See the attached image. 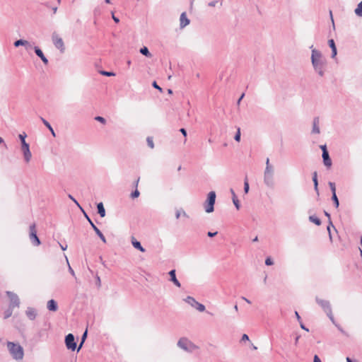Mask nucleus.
<instances>
[{"instance_id": "nucleus-30", "label": "nucleus", "mask_w": 362, "mask_h": 362, "mask_svg": "<svg viewBox=\"0 0 362 362\" xmlns=\"http://www.w3.org/2000/svg\"><path fill=\"white\" fill-rule=\"evenodd\" d=\"M140 53L149 58L152 57V54L150 53L148 49L146 47H141L140 49Z\"/></svg>"}, {"instance_id": "nucleus-19", "label": "nucleus", "mask_w": 362, "mask_h": 362, "mask_svg": "<svg viewBox=\"0 0 362 362\" xmlns=\"http://www.w3.org/2000/svg\"><path fill=\"white\" fill-rule=\"evenodd\" d=\"M25 314H26L27 317L31 320H35L37 316L36 310L33 308H30V307L27 308V310L25 311Z\"/></svg>"}, {"instance_id": "nucleus-34", "label": "nucleus", "mask_w": 362, "mask_h": 362, "mask_svg": "<svg viewBox=\"0 0 362 362\" xmlns=\"http://www.w3.org/2000/svg\"><path fill=\"white\" fill-rule=\"evenodd\" d=\"M273 168L272 165L266 166L264 174H273Z\"/></svg>"}, {"instance_id": "nucleus-26", "label": "nucleus", "mask_w": 362, "mask_h": 362, "mask_svg": "<svg viewBox=\"0 0 362 362\" xmlns=\"http://www.w3.org/2000/svg\"><path fill=\"white\" fill-rule=\"evenodd\" d=\"M40 119L43 122V124L48 128V129L50 131L52 136H56L55 132H54L53 128L52 127V126L50 125V124L45 119H44L42 117H40Z\"/></svg>"}, {"instance_id": "nucleus-11", "label": "nucleus", "mask_w": 362, "mask_h": 362, "mask_svg": "<svg viewBox=\"0 0 362 362\" xmlns=\"http://www.w3.org/2000/svg\"><path fill=\"white\" fill-rule=\"evenodd\" d=\"M21 149L23 153L24 160L26 163H29L31 160L32 154L30 151V146L27 142H23L21 145Z\"/></svg>"}, {"instance_id": "nucleus-42", "label": "nucleus", "mask_w": 362, "mask_h": 362, "mask_svg": "<svg viewBox=\"0 0 362 362\" xmlns=\"http://www.w3.org/2000/svg\"><path fill=\"white\" fill-rule=\"evenodd\" d=\"M64 256H65V258H66V262H67L68 266H69V272L71 273V274L72 276H75L74 271V270L72 269V268L71 267V266H70V264H69V261H68V258H67V257H66V255H64Z\"/></svg>"}, {"instance_id": "nucleus-49", "label": "nucleus", "mask_w": 362, "mask_h": 362, "mask_svg": "<svg viewBox=\"0 0 362 362\" xmlns=\"http://www.w3.org/2000/svg\"><path fill=\"white\" fill-rule=\"evenodd\" d=\"M217 4V1H211L209 3V6H211V7H214Z\"/></svg>"}, {"instance_id": "nucleus-52", "label": "nucleus", "mask_w": 362, "mask_h": 362, "mask_svg": "<svg viewBox=\"0 0 362 362\" xmlns=\"http://www.w3.org/2000/svg\"><path fill=\"white\" fill-rule=\"evenodd\" d=\"M295 315L296 316V318H297L298 321L299 322H301V318H300V315H299V314H298V313L297 311L295 312Z\"/></svg>"}, {"instance_id": "nucleus-31", "label": "nucleus", "mask_w": 362, "mask_h": 362, "mask_svg": "<svg viewBox=\"0 0 362 362\" xmlns=\"http://www.w3.org/2000/svg\"><path fill=\"white\" fill-rule=\"evenodd\" d=\"M13 313V308L10 307L6 310L4 313V318L7 319L12 315Z\"/></svg>"}, {"instance_id": "nucleus-25", "label": "nucleus", "mask_w": 362, "mask_h": 362, "mask_svg": "<svg viewBox=\"0 0 362 362\" xmlns=\"http://www.w3.org/2000/svg\"><path fill=\"white\" fill-rule=\"evenodd\" d=\"M98 212L101 217H104L105 216V209L104 208L103 204L100 202L97 205Z\"/></svg>"}, {"instance_id": "nucleus-50", "label": "nucleus", "mask_w": 362, "mask_h": 362, "mask_svg": "<svg viewBox=\"0 0 362 362\" xmlns=\"http://www.w3.org/2000/svg\"><path fill=\"white\" fill-rule=\"evenodd\" d=\"M216 234H217V232H214V233L208 232V233H207L208 236L211 237V238L214 237Z\"/></svg>"}, {"instance_id": "nucleus-55", "label": "nucleus", "mask_w": 362, "mask_h": 362, "mask_svg": "<svg viewBox=\"0 0 362 362\" xmlns=\"http://www.w3.org/2000/svg\"><path fill=\"white\" fill-rule=\"evenodd\" d=\"M59 245L62 250H66L67 249V245H63L59 243Z\"/></svg>"}, {"instance_id": "nucleus-8", "label": "nucleus", "mask_w": 362, "mask_h": 362, "mask_svg": "<svg viewBox=\"0 0 362 362\" xmlns=\"http://www.w3.org/2000/svg\"><path fill=\"white\" fill-rule=\"evenodd\" d=\"M30 239L34 245L38 246L40 245V240L37 235V230L35 223L30 226Z\"/></svg>"}, {"instance_id": "nucleus-17", "label": "nucleus", "mask_w": 362, "mask_h": 362, "mask_svg": "<svg viewBox=\"0 0 362 362\" xmlns=\"http://www.w3.org/2000/svg\"><path fill=\"white\" fill-rule=\"evenodd\" d=\"M180 25L181 28H183L189 24V20L187 18L185 12H183L181 13L180 18Z\"/></svg>"}, {"instance_id": "nucleus-46", "label": "nucleus", "mask_w": 362, "mask_h": 362, "mask_svg": "<svg viewBox=\"0 0 362 362\" xmlns=\"http://www.w3.org/2000/svg\"><path fill=\"white\" fill-rule=\"evenodd\" d=\"M180 132L182 134V135H183L185 137H186V136H187V131H186V129H184V128H181V129H180Z\"/></svg>"}, {"instance_id": "nucleus-45", "label": "nucleus", "mask_w": 362, "mask_h": 362, "mask_svg": "<svg viewBox=\"0 0 362 362\" xmlns=\"http://www.w3.org/2000/svg\"><path fill=\"white\" fill-rule=\"evenodd\" d=\"M248 340H249V337L247 336V334H244L242 336L241 341H248Z\"/></svg>"}, {"instance_id": "nucleus-61", "label": "nucleus", "mask_w": 362, "mask_h": 362, "mask_svg": "<svg viewBox=\"0 0 362 362\" xmlns=\"http://www.w3.org/2000/svg\"><path fill=\"white\" fill-rule=\"evenodd\" d=\"M52 11H53V13H56L57 11V6H54L52 8Z\"/></svg>"}, {"instance_id": "nucleus-41", "label": "nucleus", "mask_w": 362, "mask_h": 362, "mask_svg": "<svg viewBox=\"0 0 362 362\" xmlns=\"http://www.w3.org/2000/svg\"><path fill=\"white\" fill-rule=\"evenodd\" d=\"M140 193L138 189H135L132 194L131 197L132 199L136 198L139 196Z\"/></svg>"}, {"instance_id": "nucleus-4", "label": "nucleus", "mask_w": 362, "mask_h": 362, "mask_svg": "<svg viewBox=\"0 0 362 362\" xmlns=\"http://www.w3.org/2000/svg\"><path fill=\"white\" fill-rule=\"evenodd\" d=\"M316 303L322 308L327 317L335 325V320L332 314L331 305L329 300L320 299L318 297L315 298Z\"/></svg>"}, {"instance_id": "nucleus-33", "label": "nucleus", "mask_w": 362, "mask_h": 362, "mask_svg": "<svg viewBox=\"0 0 362 362\" xmlns=\"http://www.w3.org/2000/svg\"><path fill=\"white\" fill-rule=\"evenodd\" d=\"M332 199L334 202V204L336 208H338L339 203V200H338L336 193H334V194H332Z\"/></svg>"}, {"instance_id": "nucleus-47", "label": "nucleus", "mask_w": 362, "mask_h": 362, "mask_svg": "<svg viewBox=\"0 0 362 362\" xmlns=\"http://www.w3.org/2000/svg\"><path fill=\"white\" fill-rule=\"evenodd\" d=\"M86 337H87V331H86V332L83 333V334L82 335V337H81V341H82V343H83V342H84V341L86 340Z\"/></svg>"}, {"instance_id": "nucleus-12", "label": "nucleus", "mask_w": 362, "mask_h": 362, "mask_svg": "<svg viewBox=\"0 0 362 362\" xmlns=\"http://www.w3.org/2000/svg\"><path fill=\"white\" fill-rule=\"evenodd\" d=\"M86 217L87 218L88 222L90 223L91 227L95 230L96 234L98 235V237L100 238V240L103 243H106L105 237L103 235V234L101 233V231L98 229V228L93 223V221L88 218V216L86 214Z\"/></svg>"}, {"instance_id": "nucleus-5", "label": "nucleus", "mask_w": 362, "mask_h": 362, "mask_svg": "<svg viewBox=\"0 0 362 362\" xmlns=\"http://www.w3.org/2000/svg\"><path fill=\"white\" fill-rule=\"evenodd\" d=\"M216 192L211 191L208 195L207 199L204 204V207L206 213H211L214 210V204L216 202Z\"/></svg>"}, {"instance_id": "nucleus-37", "label": "nucleus", "mask_w": 362, "mask_h": 362, "mask_svg": "<svg viewBox=\"0 0 362 362\" xmlns=\"http://www.w3.org/2000/svg\"><path fill=\"white\" fill-rule=\"evenodd\" d=\"M26 136H27V135H26L25 133H23V134H20L18 135V137H19V139H20V140H21V145H23V142H26V141H25V137H26Z\"/></svg>"}, {"instance_id": "nucleus-9", "label": "nucleus", "mask_w": 362, "mask_h": 362, "mask_svg": "<svg viewBox=\"0 0 362 362\" xmlns=\"http://www.w3.org/2000/svg\"><path fill=\"white\" fill-rule=\"evenodd\" d=\"M65 344L68 349L75 351L76 349V343L75 341L74 336L72 334H69L65 337Z\"/></svg>"}, {"instance_id": "nucleus-6", "label": "nucleus", "mask_w": 362, "mask_h": 362, "mask_svg": "<svg viewBox=\"0 0 362 362\" xmlns=\"http://www.w3.org/2000/svg\"><path fill=\"white\" fill-rule=\"evenodd\" d=\"M52 40L55 47L59 49L62 53H63L65 50V47L62 38L60 37L56 33H54L52 35Z\"/></svg>"}, {"instance_id": "nucleus-58", "label": "nucleus", "mask_w": 362, "mask_h": 362, "mask_svg": "<svg viewBox=\"0 0 362 362\" xmlns=\"http://www.w3.org/2000/svg\"><path fill=\"white\" fill-rule=\"evenodd\" d=\"M242 299L244 300L245 302H247L249 304L251 303V301L249 299L246 298L245 297H242Z\"/></svg>"}, {"instance_id": "nucleus-3", "label": "nucleus", "mask_w": 362, "mask_h": 362, "mask_svg": "<svg viewBox=\"0 0 362 362\" xmlns=\"http://www.w3.org/2000/svg\"><path fill=\"white\" fill-rule=\"evenodd\" d=\"M177 345L180 349L187 353H193L199 349V346L187 337H181Z\"/></svg>"}, {"instance_id": "nucleus-38", "label": "nucleus", "mask_w": 362, "mask_h": 362, "mask_svg": "<svg viewBox=\"0 0 362 362\" xmlns=\"http://www.w3.org/2000/svg\"><path fill=\"white\" fill-rule=\"evenodd\" d=\"M244 191L245 193H247L249 191V183H248L247 177L245 178V182H244Z\"/></svg>"}, {"instance_id": "nucleus-56", "label": "nucleus", "mask_w": 362, "mask_h": 362, "mask_svg": "<svg viewBox=\"0 0 362 362\" xmlns=\"http://www.w3.org/2000/svg\"><path fill=\"white\" fill-rule=\"evenodd\" d=\"M112 19L114 20V21L115 23H119V20L118 18H117L116 16H114V14H112Z\"/></svg>"}, {"instance_id": "nucleus-24", "label": "nucleus", "mask_w": 362, "mask_h": 362, "mask_svg": "<svg viewBox=\"0 0 362 362\" xmlns=\"http://www.w3.org/2000/svg\"><path fill=\"white\" fill-rule=\"evenodd\" d=\"M132 245L136 249L139 250V251H141L142 252H145V249L142 247V245H141L140 242L137 241L135 239H133V240L132 241Z\"/></svg>"}, {"instance_id": "nucleus-15", "label": "nucleus", "mask_w": 362, "mask_h": 362, "mask_svg": "<svg viewBox=\"0 0 362 362\" xmlns=\"http://www.w3.org/2000/svg\"><path fill=\"white\" fill-rule=\"evenodd\" d=\"M322 156L324 165L327 168L331 167L332 160H331V158H329V153L327 149H325L324 152L322 153Z\"/></svg>"}, {"instance_id": "nucleus-2", "label": "nucleus", "mask_w": 362, "mask_h": 362, "mask_svg": "<svg viewBox=\"0 0 362 362\" xmlns=\"http://www.w3.org/2000/svg\"><path fill=\"white\" fill-rule=\"evenodd\" d=\"M7 348L10 354L15 360H22L24 356L23 347L18 344L11 341L7 342Z\"/></svg>"}, {"instance_id": "nucleus-7", "label": "nucleus", "mask_w": 362, "mask_h": 362, "mask_svg": "<svg viewBox=\"0 0 362 362\" xmlns=\"http://www.w3.org/2000/svg\"><path fill=\"white\" fill-rule=\"evenodd\" d=\"M185 301L190 305L192 307L196 308L199 312H204L205 310V306L197 302L193 297L187 296Z\"/></svg>"}, {"instance_id": "nucleus-63", "label": "nucleus", "mask_w": 362, "mask_h": 362, "mask_svg": "<svg viewBox=\"0 0 362 362\" xmlns=\"http://www.w3.org/2000/svg\"><path fill=\"white\" fill-rule=\"evenodd\" d=\"M83 344V343H82V341L80 343V344H79V346L78 347V351L81 349Z\"/></svg>"}, {"instance_id": "nucleus-14", "label": "nucleus", "mask_w": 362, "mask_h": 362, "mask_svg": "<svg viewBox=\"0 0 362 362\" xmlns=\"http://www.w3.org/2000/svg\"><path fill=\"white\" fill-rule=\"evenodd\" d=\"M14 46L18 47L19 46H24L26 49H31L33 47L32 45L25 40H18L14 42Z\"/></svg>"}, {"instance_id": "nucleus-44", "label": "nucleus", "mask_w": 362, "mask_h": 362, "mask_svg": "<svg viewBox=\"0 0 362 362\" xmlns=\"http://www.w3.org/2000/svg\"><path fill=\"white\" fill-rule=\"evenodd\" d=\"M265 264L268 266L272 265L274 264L272 259L269 257L267 258L265 260Z\"/></svg>"}, {"instance_id": "nucleus-36", "label": "nucleus", "mask_w": 362, "mask_h": 362, "mask_svg": "<svg viewBox=\"0 0 362 362\" xmlns=\"http://www.w3.org/2000/svg\"><path fill=\"white\" fill-rule=\"evenodd\" d=\"M95 119L103 124H105L106 123V120L104 117H101V116H97L95 117Z\"/></svg>"}, {"instance_id": "nucleus-16", "label": "nucleus", "mask_w": 362, "mask_h": 362, "mask_svg": "<svg viewBox=\"0 0 362 362\" xmlns=\"http://www.w3.org/2000/svg\"><path fill=\"white\" fill-rule=\"evenodd\" d=\"M47 308L49 311L56 312L58 310L57 303L53 299L48 300L47 303Z\"/></svg>"}, {"instance_id": "nucleus-29", "label": "nucleus", "mask_w": 362, "mask_h": 362, "mask_svg": "<svg viewBox=\"0 0 362 362\" xmlns=\"http://www.w3.org/2000/svg\"><path fill=\"white\" fill-rule=\"evenodd\" d=\"M354 13L357 16L362 17V1L357 5Z\"/></svg>"}, {"instance_id": "nucleus-10", "label": "nucleus", "mask_w": 362, "mask_h": 362, "mask_svg": "<svg viewBox=\"0 0 362 362\" xmlns=\"http://www.w3.org/2000/svg\"><path fill=\"white\" fill-rule=\"evenodd\" d=\"M6 295L9 298L10 300V307L14 308V307H19L20 305V300L18 296L11 292V291H6Z\"/></svg>"}, {"instance_id": "nucleus-39", "label": "nucleus", "mask_w": 362, "mask_h": 362, "mask_svg": "<svg viewBox=\"0 0 362 362\" xmlns=\"http://www.w3.org/2000/svg\"><path fill=\"white\" fill-rule=\"evenodd\" d=\"M234 139L236 141H240V128L238 129V131L235 135Z\"/></svg>"}, {"instance_id": "nucleus-32", "label": "nucleus", "mask_w": 362, "mask_h": 362, "mask_svg": "<svg viewBox=\"0 0 362 362\" xmlns=\"http://www.w3.org/2000/svg\"><path fill=\"white\" fill-rule=\"evenodd\" d=\"M309 220L315 223L317 226H320L321 224V221L320 218H318L317 216H310L309 217Z\"/></svg>"}, {"instance_id": "nucleus-60", "label": "nucleus", "mask_w": 362, "mask_h": 362, "mask_svg": "<svg viewBox=\"0 0 362 362\" xmlns=\"http://www.w3.org/2000/svg\"><path fill=\"white\" fill-rule=\"evenodd\" d=\"M321 149L322 150V153L324 152L325 149H327V147L325 145H322L320 146Z\"/></svg>"}, {"instance_id": "nucleus-13", "label": "nucleus", "mask_w": 362, "mask_h": 362, "mask_svg": "<svg viewBox=\"0 0 362 362\" xmlns=\"http://www.w3.org/2000/svg\"><path fill=\"white\" fill-rule=\"evenodd\" d=\"M264 182L269 187L274 185L273 174H264Z\"/></svg>"}, {"instance_id": "nucleus-1", "label": "nucleus", "mask_w": 362, "mask_h": 362, "mask_svg": "<svg viewBox=\"0 0 362 362\" xmlns=\"http://www.w3.org/2000/svg\"><path fill=\"white\" fill-rule=\"evenodd\" d=\"M311 49V62L314 70L320 76L325 74V66L326 65V59L320 51L313 47V45L310 47Z\"/></svg>"}, {"instance_id": "nucleus-40", "label": "nucleus", "mask_w": 362, "mask_h": 362, "mask_svg": "<svg viewBox=\"0 0 362 362\" xmlns=\"http://www.w3.org/2000/svg\"><path fill=\"white\" fill-rule=\"evenodd\" d=\"M329 185L330 187V189L332 192V194H334V193H336V187H335V185L334 182H329Z\"/></svg>"}, {"instance_id": "nucleus-53", "label": "nucleus", "mask_w": 362, "mask_h": 362, "mask_svg": "<svg viewBox=\"0 0 362 362\" xmlns=\"http://www.w3.org/2000/svg\"><path fill=\"white\" fill-rule=\"evenodd\" d=\"M69 198L71 199L74 203H76L78 206H79L78 203L77 202V201L71 195V194H69Z\"/></svg>"}, {"instance_id": "nucleus-64", "label": "nucleus", "mask_w": 362, "mask_h": 362, "mask_svg": "<svg viewBox=\"0 0 362 362\" xmlns=\"http://www.w3.org/2000/svg\"><path fill=\"white\" fill-rule=\"evenodd\" d=\"M346 362H352L351 359L349 357L346 358Z\"/></svg>"}, {"instance_id": "nucleus-51", "label": "nucleus", "mask_w": 362, "mask_h": 362, "mask_svg": "<svg viewBox=\"0 0 362 362\" xmlns=\"http://www.w3.org/2000/svg\"><path fill=\"white\" fill-rule=\"evenodd\" d=\"M313 361L314 362H322L320 358L317 355H315Z\"/></svg>"}, {"instance_id": "nucleus-23", "label": "nucleus", "mask_w": 362, "mask_h": 362, "mask_svg": "<svg viewBox=\"0 0 362 362\" xmlns=\"http://www.w3.org/2000/svg\"><path fill=\"white\" fill-rule=\"evenodd\" d=\"M230 192L232 194V199H233V202L235 206V208L238 210L240 207V202H239V200L237 198V196L234 192V190L233 189H230Z\"/></svg>"}, {"instance_id": "nucleus-21", "label": "nucleus", "mask_w": 362, "mask_h": 362, "mask_svg": "<svg viewBox=\"0 0 362 362\" xmlns=\"http://www.w3.org/2000/svg\"><path fill=\"white\" fill-rule=\"evenodd\" d=\"M329 46L332 49V58H334L337 54V47L335 45V42L333 39H330L328 40Z\"/></svg>"}, {"instance_id": "nucleus-35", "label": "nucleus", "mask_w": 362, "mask_h": 362, "mask_svg": "<svg viewBox=\"0 0 362 362\" xmlns=\"http://www.w3.org/2000/svg\"><path fill=\"white\" fill-rule=\"evenodd\" d=\"M146 141H147L148 146L151 148H154V144H153V139L151 137H148Z\"/></svg>"}, {"instance_id": "nucleus-43", "label": "nucleus", "mask_w": 362, "mask_h": 362, "mask_svg": "<svg viewBox=\"0 0 362 362\" xmlns=\"http://www.w3.org/2000/svg\"><path fill=\"white\" fill-rule=\"evenodd\" d=\"M100 74L102 75L106 76H115V74L113 72H109V71H100Z\"/></svg>"}, {"instance_id": "nucleus-54", "label": "nucleus", "mask_w": 362, "mask_h": 362, "mask_svg": "<svg viewBox=\"0 0 362 362\" xmlns=\"http://www.w3.org/2000/svg\"><path fill=\"white\" fill-rule=\"evenodd\" d=\"M300 327L303 329L306 330L307 332H308V329L307 327H305V326L303 324L302 322H300Z\"/></svg>"}, {"instance_id": "nucleus-48", "label": "nucleus", "mask_w": 362, "mask_h": 362, "mask_svg": "<svg viewBox=\"0 0 362 362\" xmlns=\"http://www.w3.org/2000/svg\"><path fill=\"white\" fill-rule=\"evenodd\" d=\"M153 86L157 89H158L160 91H162L161 88L156 83V81L153 83Z\"/></svg>"}, {"instance_id": "nucleus-27", "label": "nucleus", "mask_w": 362, "mask_h": 362, "mask_svg": "<svg viewBox=\"0 0 362 362\" xmlns=\"http://www.w3.org/2000/svg\"><path fill=\"white\" fill-rule=\"evenodd\" d=\"M313 181L314 183V189L315 192L318 194L317 173L316 171L313 173Z\"/></svg>"}, {"instance_id": "nucleus-59", "label": "nucleus", "mask_w": 362, "mask_h": 362, "mask_svg": "<svg viewBox=\"0 0 362 362\" xmlns=\"http://www.w3.org/2000/svg\"><path fill=\"white\" fill-rule=\"evenodd\" d=\"M175 216H176V218H180V212L179 211H177L176 212Z\"/></svg>"}, {"instance_id": "nucleus-28", "label": "nucleus", "mask_w": 362, "mask_h": 362, "mask_svg": "<svg viewBox=\"0 0 362 362\" xmlns=\"http://www.w3.org/2000/svg\"><path fill=\"white\" fill-rule=\"evenodd\" d=\"M325 215L326 216H327L329 219V225L327 226V230H328V233H329V239L330 240L332 241V234H331V231H330V227H333L334 228V226L332 223V221H330V215L329 213H327V211H325Z\"/></svg>"}, {"instance_id": "nucleus-20", "label": "nucleus", "mask_w": 362, "mask_h": 362, "mask_svg": "<svg viewBox=\"0 0 362 362\" xmlns=\"http://www.w3.org/2000/svg\"><path fill=\"white\" fill-rule=\"evenodd\" d=\"M169 275L170 276V281L172 282H173V284L177 286V287H180L181 286V284L180 283V281L177 279L176 278V274H175V269H173L171 271L169 272Z\"/></svg>"}, {"instance_id": "nucleus-57", "label": "nucleus", "mask_w": 362, "mask_h": 362, "mask_svg": "<svg viewBox=\"0 0 362 362\" xmlns=\"http://www.w3.org/2000/svg\"><path fill=\"white\" fill-rule=\"evenodd\" d=\"M244 95H245V94H244V93H243V94L241 95V96L240 97V98H239V99H238V103H238V105H239V104H240V103L241 100L243 98Z\"/></svg>"}, {"instance_id": "nucleus-62", "label": "nucleus", "mask_w": 362, "mask_h": 362, "mask_svg": "<svg viewBox=\"0 0 362 362\" xmlns=\"http://www.w3.org/2000/svg\"><path fill=\"white\" fill-rule=\"evenodd\" d=\"M268 165H271L269 164V158H267V160H266V166H268Z\"/></svg>"}, {"instance_id": "nucleus-22", "label": "nucleus", "mask_w": 362, "mask_h": 362, "mask_svg": "<svg viewBox=\"0 0 362 362\" xmlns=\"http://www.w3.org/2000/svg\"><path fill=\"white\" fill-rule=\"evenodd\" d=\"M319 122H320V120H319L318 117L314 118L313 130H312V132L313 134H320V127H319Z\"/></svg>"}, {"instance_id": "nucleus-18", "label": "nucleus", "mask_w": 362, "mask_h": 362, "mask_svg": "<svg viewBox=\"0 0 362 362\" xmlns=\"http://www.w3.org/2000/svg\"><path fill=\"white\" fill-rule=\"evenodd\" d=\"M34 50H35V52L37 54V56H38L41 59L42 62L45 64H48V59L45 57V56L44 55L42 51L38 47H34Z\"/></svg>"}]
</instances>
